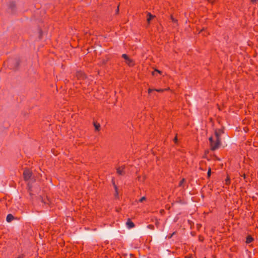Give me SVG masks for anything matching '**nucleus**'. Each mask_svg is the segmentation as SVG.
Listing matches in <instances>:
<instances>
[{"instance_id": "1", "label": "nucleus", "mask_w": 258, "mask_h": 258, "mask_svg": "<svg viewBox=\"0 0 258 258\" xmlns=\"http://www.w3.org/2000/svg\"><path fill=\"white\" fill-rule=\"evenodd\" d=\"M224 133L222 128L216 129L215 130V140L212 137L209 138V141L210 143V148L213 151H214L219 148L221 145V136Z\"/></svg>"}, {"instance_id": "2", "label": "nucleus", "mask_w": 258, "mask_h": 258, "mask_svg": "<svg viewBox=\"0 0 258 258\" xmlns=\"http://www.w3.org/2000/svg\"><path fill=\"white\" fill-rule=\"evenodd\" d=\"M122 57L125 60V63L130 67H133L135 64V61L129 57L126 54H123Z\"/></svg>"}, {"instance_id": "3", "label": "nucleus", "mask_w": 258, "mask_h": 258, "mask_svg": "<svg viewBox=\"0 0 258 258\" xmlns=\"http://www.w3.org/2000/svg\"><path fill=\"white\" fill-rule=\"evenodd\" d=\"M32 175V172L29 169H25L23 172L24 180H28Z\"/></svg>"}, {"instance_id": "4", "label": "nucleus", "mask_w": 258, "mask_h": 258, "mask_svg": "<svg viewBox=\"0 0 258 258\" xmlns=\"http://www.w3.org/2000/svg\"><path fill=\"white\" fill-rule=\"evenodd\" d=\"M124 168L125 167L123 166H121V167H119L118 168H117V173L118 175H123L124 174Z\"/></svg>"}, {"instance_id": "5", "label": "nucleus", "mask_w": 258, "mask_h": 258, "mask_svg": "<svg viewBox=\"0 0 258 258\" xmlns=\"http://www.w3.org/2000/svg\"><path fill=\"white\" fill-rule=\"evenodd\" d=\"M126 224L127 225V227L128 228H132L134 227V226H135L134 223L132 221H131L130 220H128L126 222Z\"/></svg>"}, {"instance_id": "6", "label": "nucleus", "mask_w": 258, "mask_h": 258, "mask_svg": "<svg viewBox=\"0 0 258 258\" xmlns=\"http://www.w3.org/2000/svg\"><path fill=\"white\" fill-rule=\"evenodd\" d=\"M93 125H94V126L95 127V129L96 131H100V124L99 123L94 121L93 122Z\"/></svg>"}, {"instance_id": "7", "label": "nucleus", "mask_w": 258, "mask_h": 258, "mask_svg": "<svg viewBox=\"0 0 258 258\" xmlns=\"http://www.w3.org/2000/svg\"><path fill=\"white\" fill-rule=\"evenodd\" d=\"M253 240V238L251 236H248L246 238V243L249 244Z\"/></svg>"}, {"instance_id": "8", "label": "nucleus", "mask_w": 258, "mask_h": 258, "mask_svg": "<svg viewBox=\"0 0 258 258\" xmlns=\"http://www.w3.org/2000/svg\"><path fill=\"white\" fill-rule=\"evenodd\" d=\"M77 76L78 78L79 77L80 80L82 79H84L86 78L85 75L82 72L78 73Z\"/></svg>"}, {"instance_id": "9", "label": "nucleus", "mask_w": 258, "mask_h": 258, "mask_svg": "<svg viewBox=\"0 0 258 258\" xmlns=\"http://www.w3.org/2000/svg\"><path fill=\"white\" fill-rule=\"evenodd\" d=\"M14 219V216L12 214H8L7 217V221L8 222L12 221Z\"/></svg>"}, {"instance_id": "10", "label": "nucleus", "mask_w": 258, "mask_h": 258, "mask_svg": "<svg viewBox=\"0 0 258 258\" xmlns=\"http://www.w3.org/2000/svg\"><path fill=\"white\" fill-rule=\"evenodd\" d=\"M147 16V21L148 23H150V21L154 17V16L152 15L150 13H148Z\"/></svg>"}, {"instance_id": "11", "label": "nucleus", "mask_w": 258, "mask_h": 258, "mask_svg": "<svg viewBox=\"0 0 258 258\" xmlns=\"http://www.w3.org/2000/svg\"><path fill=\"white\" fill-rule=\"evenodd\" d=\"M225 182V184H226L227 185H229L230 184V179L228 176H227V178H226Z\"/></svg>"}, {"instance_id": "12", "label": "nucleus", "mask_w": 258, "mask_h": 258, "mask_svg": "<svg viewBox=\"0 0 258 258\" xmlns=\"http://www.w3.org/2000/svg\"><path fill=\"white\" fill-rule=\"evenodd\" d=\"M155 72H157L158 73L160 74H162V72L157 70V69H155L154 70V72H152V75L153 76H155Z\"/></svg>"}, {"instance_id": "13", "label": "nucleus", "mask_w": 258, "mask_h": 258, "mask_svg": "<svg viewBox=\"0 0 258 258\" xmlns=\"http://www.w3.org/2000/svg\"><path fill=\"white\" fill-rule=\"evenodd\" d=\"M211 174V169L210 167H209L208 169V173H207V175H208V177H210Z\"/></svg>"}, {"instance_id": "14", "label": "nucleus", "mask_w": 258, "mask_h": 258, "mask_svg": "<svg viewBox=\"0 0 258 258\" xmlns=\"http://www.w3.org/2000/svg\"><path fill=\"white\" fill-rule=\"evenodd\" d=\"M185 181V179L184 178H183L179 182V186H182V184Z\"/></svg>"}, {"instance_id": "15", "label": "nucleus", "mask_w": 258, "mask_h": 258, "mask_svg": "<svg viewBox=\"0 0 258 258\" xmlns=\"http://www.w3.org/2000/svg\"><path fill=\"white\" fill-rule=\"evenodd\" d=\"M146 200V198L145 197H143L142 198H141L140 200H139V202H143L144 201H145Z\"/></svg>"}, {"instance_id": "16", "label": "nucleus", "mask_w": 258, "mask_h": 258, "mask_svg": "<svg viewBox=\"0 0 258 258\" xmlns=\"http://www.w3.org/2000/svg\"><path fill=\"white\" fill-rule=\"evenodd\" d=\"M154 91V90H152V89H149L148 92H149V94H150V95H152V94H151V93L152 91Z\"/></svg>"}, {"instance_id": "17", "label": "nucleus", "mask_w": 258, "mask_h": 258, "mask_svg": "<svg viewBox=\"0 0 258 258\" xmlns=\"http://www.w3.org/2000/svg\"><path fill=\"white\" fill-rule=\"evenodd\" d=\"M114 188H115V191H116V195H117L118 192H117V186L115 185H114Z\"/></svg>"}, {"instance_id": "18", "label": "nucleus", "mask_w": 258, "mask_h": 258, "mask_svg": "<svg viewBox=\"0 0 258 258\" xmlns=\"http://www.w3.org/2000/svg\"><path fill=\"white\" fill-rule=\"evenodd\" d=\"M23 254L19 255L18 256H17L16 258H23Z\"/></svg>"}, {"instance_id": "19", "label": "nucleus", "mask_w": 258, "mask_h": 258, "mask_svg": "<svg viewBox=\"0 0 258 258\" xmlns=\"http://www.w3.org/2000/svg\"><path fill=\"white\" fill-rule=\"evenodd\" d=\"M157 92H162L164 91L163 89H158V90H155Z\"/></svg>"}, {"instance_id": "20", "label": "nucleus", "mask_w": 258, "mask_h": 258, "mask_svg": "<svg viewBox=\"0 0 258 258\" xmlns=\"http://www.w3.org/2000/svg\"><path fill=\"white\" fill-rule=\"evenodd\" d=\"M176 141H177V138H176V137H175V138H174V141L176 142Z\"/></svg>"}, {"instance_id": "21", "label": "nucleus", "mask_w": 258, "mask_h": 258, "mask_svg": "<svg viewBox=\"0 0 258 258\" xmlns=\"http://www.w3.org/2000/svg\"><path fill=\"white\" fill-rule=\"evenodd\" d=\"M252 2H255L256 1V0H251Z\"/></svg>"}, {"instance_id": "22", "label": "nucleus", "mask_w": 258, "mask_h": 258, "mask_svg": "<svg viewBox=\"0 0 258 258\" xmlns=\"http://www.w3.org/2000/svg\"><path fill=\"white\" fill-rule=\"evenodd\" d=\"M172 20H173V22H176V20H174V19H173V18H172Z\"/></svg>"}, {"instance_id": "23", "label": "nucleus", "mask_w": 258, "mask_h": 258, "mask_svg": "<svg viewBox=\"0 0 258 258\" xmlns=\"http://www.w3.org/2000/svg\"><path fill=\"white\" fill-rule=\"evenodd\" d=\"M119 11V8H118V7H117V12H118Z\"/></svg>"}]
</instances>
